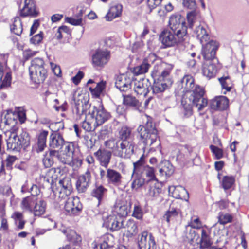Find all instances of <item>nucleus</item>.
Segmentation results:
<instances>
[{
	"mask_svg": "<svg viewBox=\"0 0 249 249\" xmlns=\"http://www.w3.org/2000/svg\"><path fill=\"white\" fill-rule=\"evenodd\" d=\"M177 84L176 90L187 94L186 103L183 105L186 115L192 114L193 107L201 111L208 106V100L204 97V89L198 85L195 86L194 79L191 75H184Z\"/></svg>",
	"mask_w": 249,
	"mask_h": 249,
	"instance_id": "nucleus-1",
	"label": "nucleus"
},
{
	"mask_svg": "<svg viewBox=\"0 0 249 249\" xmlns=\"http://www.w3.org/2000/svg\"><path fill=\"white\" fill-rule=\"evenodd\" d=\"M131 134V129L124 126L119 132L120 140L107 141L105 142L106 145L112 150L114 156L122 158H129L134 153L135 146Z\"/></svg>",
	"mask_w": 249,
	"mask_h": 249,
	"instance_id": "nucleus-2",
	"label": "nucleus"
},
{
	"mask_svg": "<svg viewBox=\"0 0 249 249\" xmlns=\"http://www.w3.org/2000/svg\"><path fill=\"white\" fill-rule=\"evenodd\" d=\"M171 69L170 66L164 62L157 63L151 72L153 81L150 90L154 94L163 92L170 87L173 81L170 77Z\"/></svg>",
	"mask_w": 249,
	"mask_h": 249,
	"instance_id": "nucleus-3",
	"label": "nucleus"
},
{
	"mask_svg": "<svg viewBox=\"0 0 249 249\" xmlns=\"http://www.w3.org/2000/svg\"><path fill=\"white\" fill-rule=\"evenodd\" d=\"M137 131L140 135V140L144 145L142 147L144 151L147 146H153L152 148H154L160 146L158 131L151 121L148 120L145 125H139Z\"/></svg>",
	"mask_w": 249,
	"mask_h": 249,
	"instance_id": "nucleus-4",
	"label": "nucleus"
},
{
	"mask_svg": "<svg viewBox=\"0 0 249 249\" xmlns=\"http://www.w3.org/2000/svg\"><path fill=\"white\" fill-rule=\"evenodd\" d=\"M30 144V138L26 133L18 136L15 132H10L7 140V150L19 152L23 147L25 148Z\"/></svg>",
	"mask_w": 249,
	"mask_h": 249,
	"instance_id": "nucleus-5",
	"label": "nucleus"
},
{
	"mask_svg": "<svg viewBox=\"0 0 249 249\" xmlns=\"http://www.w3.org/2000/svg\"><path fill=\"white\" fill-rule=\"evenodd\" d=\"M90 105L86 101L78 100L75 102L74 111L77 117V119H83L81 124L82 128L86 131L89 132L92 130L91 124L86 121L87 111L89 108Z\"/></svg>",
	"mask_w": 249,
	"mask_h": 249,
	"instance_id": "nucleus-6",
	"label": "nucleus"
},
{
	"mask_svg": "<svg viewBox=\"0 0 249 249\" xmlns=\"http://www.w3.org/2000/svg\"><path fill=\"white\" fill-rule=\"evenodd\" d=\"M168 26V30L176 32L179 36L185 37L187 34L185 19L179 14H174L170 17Z\"/></svg>",
	"mask_w": 249,
	"mask_h": 249,
	"instance_id": "nucleus-7",
	"label": "nucleus"
},
{
	"mask_svg": "<svg viewBox=\"0 0 249 249\" xmlns=\"http://www.w3.org/2000/svg\"><path fill=\"white\" fill-rule=\"evenodd\" d=\"M183 36H178L176 32L169 30H164L160 36V39L164 48L174 46L184 40Z\"/></svg>",
	"mask_w": 249,
	"mask_h": 249,
	"instance_id": "nucleus-8",
	"label": "nucleus"
},
{
	"mask_svg": "<svg viewBox=\"0 0 249 249\" xmlns=\"http://www.w3.org/2000/svg\"><path fill=\"white\" fill-rule=\"evenodd\" d=\"M89 113L95 120V122L94 124V129L97 126L102 125L110 117V113L104 108L102 106H100L98 107L94 106L92 111H89Z\"/></svg>",
	"mask_w": 249,
	"mask_h": 249,
	"instance_id": "nucleus-9",
	"label": "nucleus"
},
{
	"mask_svg": "<svg viewBox=\"0 0 249 249\" xmlns=\"http://www.w3.org/2000/svg\"><path fill=\"white\" fill-rule=\"evenodd\" d=\"M219 47V43L214 40H211L205 45L202 44L201 54L206 61H213L215 59L216 51Z\"/></svg>",
	"mask_w": 249,
	"mask_h": 249,
	"instance_id": "nucleus-10",
	"label": "nucleus"
},
{
	"mask_svg": "<svg viewBox=\"0 0 249 249\" xmlns=\"http://www.w3.org/2000/svg\"><path fill=\"white\" fill-rule=\"evenodd\" d=\"M140 249H156V245L154 236L147 231H143L138 237Z\"/></svg>",
	"mask_w": 249,
	"mask_h": 249,
	"instance_id": "nucleus-11",
	"label": "nucleus"
},
{
	"mask_svg": "<svg viewBox=\"0 0 249 249\" xmlns=\"http://www.w3.org/2000/svg\"><path fill=\"white\" fill-rule=\"evenodd\" d=\"M64 208L69 215H75L81 213L83 206L78 197H71L66 201Z\"/></svg>",
	"mask_w": 249,
	"mask_h": 249,
	"instance_id": "nucleus-12",
	"label": "nucleus"
},
{
	"mask_svg": "<svg viewBox=\"0 0 249 249\" xmlns=\"http://www.w3.org/2000/svg\"><path fill=\"white\" fill-rule=\"evenodd\" d=\"M110 52L107 50H97L92 57V62L94 67H103L110 59Z\"/></svg>",
	"mask_w": 249,
	"mask_h": 249,
	"instance_id": "nucleus-13",
	"label": "nucleus"
},
{
	"mask_svg": "<svg viewBox=\"0 0 249 249\" xmlns=\"http://www.w3.org/2000/svg\"><path fill=\"white\" fill-rule=\"evenodd\" d=\"M133 78L128 74L117 75L115 78V87L121 92H126L131 88Z\"/></svg>",
	"mask_w": 249,
	"mask_h": 249,
	"instance_id": "nucleus-14",
	"label": "nucleus"
},
{
	"mask_svg": "<svg viewBox=\"0 0 249 249\" xmlns=\"http://www.w3.org/2000/svg\"><path fill=\"white\" fill-rule=\"evenodd\" d=\"M90 172L88 169L86 172L80 175L76 181V189L79 193H85L91 183Z\"/></svg>",
	"mask_w": 249,
	"mask_h": 249,
	"instance_id": "nucleus-15",
	"label": "nucleus"
},
{
	"mask_svg": "<svg viewBox=\"0 0 249 249\" xmlns=\"http://www.w3.org/2000/svg\"><path fill=\"white\" fill-rule=\"evenodd\" d=\"M46 66L45 64L43 59L36 57L33 59L31 62V65L29 67V72H31L33 75L35 77L36 76V72L38 71L40 72L42 76L44 73H47Z\"/></svg>",
	"mask_w": 249,
	"mask_h": 249,
	"instance_id": "nucleus-16",
	"label": "nucleus"
},
{
	"mask_svg": "<svg viewBox=\"0 0 249 249\" xmlns=\"http://www.w3.org/2000/svg\"><path fill=\"white\" fill-rule=\"evenodd\" d=\"M39 12L37 10L36 4L33 0H25L24 6L20 10V15L22 17H37Z\"/></svg>",
	"mask_w": 249,
	"mask_h": 249,
	"instance_id": "nucleus-17",
	"label": "nucleus"
},
{
	"mask_svg": "<svg viewBox=\"0 0 249 249\" xmlns=\"http://www.w3.org/2000/svg\"><path fill=\"white\" fill-rule=\"evenodd\" d=\"M150 87L151 82L148 79L134 81V89L138 95L146 96L150 90Z\"/></svg>",
	"mask_w": 249,
	"mask_h": 249,
	"instance_id": "nucleus-18",
	"label": "nucleus"
},
{
	"mask_svg": "<svg viewBox=\"0 0 249 249\" xmlns=\"http://www.w3.org/2000/svg\"><path fill=\"white\" fill-rule=\"evenodd\" d=\"M134 173H136L138 176H141L143 178H146L147 182L156 178L154 168L147 165L139 166L137 169H134Z\"/></svg>",
	"mask_w": 249,
	"mask_h": 249,
	"instance_id": "nucleus-19",
	"label": "nucleus"
},
{
	"mask_svg": "<svg viewBox=\"0 0 249 249\" xmlns=\"http://www.w3.org/2000/svg\"><path fill=\"white\" fill-rule=\"evenodd\" d=\"M124 220L115 215H109L104 220V226L112 231H118L124 227Z\"/></svg>",
	"mask_w": 249,
	"mask_h": 249,
	"instance_id": "nucleus-20",
	"label": "nucleus"
},
{
	"mask_svg": "<svg viewBox=\"0 0 249 249\" xmlns=\"http://www.w3.org/2000/svg\"><path fill=\"white\" fill-rule=\"evenodd\" d=\"M62 135L58 131H53L49 137V145L51 149H60L64 143Z\"/></svg>",
	"mask_w": 249,
	"mask_h": 249,
	"instance_id": "nucleus-21",
	"label": "nucleus"
},
{
	"mask_svg": "<svg viewBox=\"0 0 249 249\" xmlns=\"http://www.w3.org/2000/svg\"><path fill=\"white\" fill-rule=\"evenodd\" d=\"M229 105L228 99L224 96L216 97L211 100L209 106L211 108L214 110H225Z\"/></svg>",
	"mask_w": 249,
	"mask_h": 249,
	"instance_id": "nucleus-22",
	"label": "nucleus"
},
{
	"mask_svg": "<svg viewBox=\"0 0 249 249\" xmlns=\"http://www.w3.org/2000/svg\"><path fill=\"white\" fill-rule=\"evenodd\" d=\"M169 192L172 191V196L176 199H180L187 201L189 199V193L184 187L178 185L171 186L169 188Z\"/></svg>",
	"mask_w": 249,
	"mask_h": 249,
	"instance_id": "nucleus-23",
	"label": "nucleus"
},
{
	"mask_svg": "<svg viewBox=\"0 0 249 249\" xmlns=\"http://www.w3.org/2000/svg\"><path fill=\"white\" fill-rule=\"evenodd\" d=\"M101 166L107 168L110 162L111 152L105 149H99L94 153Z\"/></svg>",
	"mask_w": 249,
	"mask_h": 249,
	"instance_id": "nucleus-24",
	"label": "nucleus"
},
{
	"mask_svg": "<svg viewBox=\"0 0 249 249\" xmlns=\"http://www.w3.org/2000/svg\"><path fill=\"white\" fill-rule=\"evenodd\" d=\"M106 177L108 182L114 186H119L122 183V177L121 174L114 169H108Z\"/></svg>",
	"mask_w": 249,
	"mask_h": 249,
	"instance_id": "nucleus-25",
	"label": "nucleus"
},
{
	"mask_svg": "<svg viewBox=\"0 0 249 249\" xmlns=\"http://www.w3.org/2000/svg\"><path fill=\"white\" fill-rule=\"evenodd\" d=\"M49 132L47 130H41L36 136L37 142L36 151L37 153L42 152L46 147V140Z\"/></svg>",
	"mask_w": 249,
	"mask_h": 249,
	"instance_id": "nucleus-26",
	"label": "nucleus"
},
{
	"mask_svg": "<svg viewBox=\"0 0 249 249\" xmlns=\"http://www.w3.org/2000/svg\"><path fill=\"white\" fill-rule=\"evenodd\" d=\"M114 246L113 237L111 234H107L103 235L99 240V245L95 244L94 249H105Z\"/></svg>",
	"mask_w": 249,
	"mask_h": 249,
	"instance_id": "nucleus-27",
	"label": "nucleus"
},
{
	"mask_svg": "<svg viewBox=\"0 0 249 249\" xmlns=\"http://www.w3.org/2000/svg\"><path fill=\"white\" fill-rule=\"evenodd\" d=\"M155 56L152 54L150 55L149 58L145 59L141 65L134 68L133 73L138 75L147 72L150 67L149 62L152 61V59H155Z\"/></svg>",
	"mask_w": 249,
	"mask_h": 249,
	"instance_id": "nucleus-28",
	"label": "nucleus"
},
{
	"mask_svg": "<svg viewBox=\"0 0 249 249\" xmlns=\"http://www.w3.org/2000/svg\"><path fill=\"white\" fill-rule=\"evenodd\" d=\"M216 71V66L215 64L212 62V61H206L204 63L202 69L204 76L211 79L215 76Z\"/></svg>",
	"mask_w": 249,
	"mask_h": 249,
	"instance_id": "nucleus-29",
	"label": "nucleus"
},
{
	"mask_svg": "<svg viewBox=\"0 0 249 249\" xmlns=\"http://www.w3.org/2000/svg\"><path fill=\"white\" fill-rule=\"evenodd\" d=\"M123 104L128 108L138 110L141 106V103L135 97L131 95L123 94Z\"/></svg>",
	"mask_w": 249,
	"mask_h": 249,
	"instance_id": "nucleus-30",
	"label": "nucleus"
},
{
	"mask_svg": "<svg viewBox=\"0 0 249 249\" xmlns=\"http://www.w3.org/2000/svg\"><path fill=\"white\" fill-rule=\"evenodd\" d=\"M37 200V197L34 196H28L24 198L21 202L22 209L27 211L32 212Z\"/></svg>",
	"mask_w": 249,
	"mask_h": 249,
	"instance_id": "nucleus-31",
	"label": "nucleus"
},
{
	"mask_svg": "<svg viewBox=\"0 0 249 249\" xmlns=\"http://www.w3.org/2000/svg\"><path fill=\"white\" fill-rule=\"evenodd\" d=\"M114 211L121 218L127 215L129 208L124 202H120L114 206Z\"/></svg>",
	"mask_w": 249,
	"mask_h": 249,
	"instance_id": "nucleus-32",
	"label": "nucleus"
},
{
	"mask_svg": "<svg viewBox=\"0 0 249 249\" xmlns=\"http://www.w3.org/2000/svg\"><path fill=\"white\" fill-rule=\"evenodd\" d=\"M176 204L172 203L169 208L168 210L164 214V218L166 219L168 223L174 220L178 216L179 210L175 206Z\"/></svg>",
	"mask_w": 249,
	"mask_h": 249,
	"instance_id": "nucleus-33",
	"label": "nucleus"
},
{
	"mask_svg": "<svg viewBox=\"0 0 249 249\" xmlns=\"http://www.w3.org/2000/svg\"><path fill=\"white\" fill-rule=\"evenodd\" d=\"M174 171V167L168 160L162 162V167L159 169V173L161 176L170 177Z\"/></svg>",
	"mask_w": 249,
	"mask_h": 249,
	"instance_id": "nucleus-34",
	"label": "nucleus"
},
{
	"mask_svg": "<svg viewBox=\"0 0 249 249\" xmlns=\"http://www.w3.org/2000/svg\"><path fill=\"white\" fill-rule=\"evenodd\" d=\"M197 38L201 44L207 42L209 39V35L205 28L201 26L197 27L195 31Z\"/></svg>",
	"mask_w": 249,
	"mask_h": 249,
	"instance_id": "nucleus-35",
	"label": "nucleus"
},
{
	"mask_svg": "<svg viewBox=\"0 0 249 249\" xmlns=\"http://www.w3.org/2000/svg\"><path fill=\"white\" fill-rule=\"evenodd\" d=\"M122 6L121 4H117L110 7L106 16L107 20L111 21L113 19L120 16L122 13Z\"/></svg>",
	"mask_w": 249,
	"mask_h": 249,
	"instance_id": "nucleus-36",
	"label": "nucleus"
},
{
	"mask_svg": "<svg viewBox=\"0 0 249 249\" xmlns=\"http://www.w3.org/2000/svg\"><path fill=\"white\" fill-rule=\"evenodd\" d=\"M132 176H133L134 178L131 186L133 190H138V189L142 187L147 182L146 178H143L141 176H138L136 173H134V170H133Z\"/></svg>",
	"mask_w": 249,
	"mask_h": 249,
	"instance_id": "nucleus-37",
	"label": "nucleus"
},
{
	"mask_svg": "<svg viewBox=\"0 0 249 249\" xmlns=\"http://www.w3.org/2000/svg\"><path fill=\"white\" fill-rule=\"evenodd\" d=\"M107 192V189L102 185L96 186L92 190L91 195L98 200L99 203H100Z\"/></svg>",
	"mask_w": 249,
	"mask_h": 249,
	"instance_id": "nucleus-38",
	"label": "nucleus"
},
{
	"mask_svg": "<svg viewBox=\"0 0 249 249\" xmlns=\"http://www.w3.org/2000/svg\"><path fill=\"white\" fill-rule=\"evenodd\" d=\"M11 31L17 36H20L22 32V21L20 18L17 17L14 18L13 24L11 26Z\"/></svg>",
	"mask_w": 249,
	"mask_h": 249,
	"instance_id": "nucleus-39",
	"label": "nucleus"
},
{
	"mask_svg": "<svg viewBox=\"0 0 249 249\" xmlns=\"http://www.w3.org/2000/svg\"><path fill=\"white\" fill-rule=\"evenodd\" d=\"M123 228H125L129 235L131 236L136 235L138 231L137 224L136 222L132 219L128 220L125 225L124 224V227H123Z\"/></svg>",
	"mask_w": 249,
	"mask_h": 249,
	"instance_id": "nucleus-40",
	"label": "nucleus"
},
{
	"mask_svg": "<svg viewBox=\"0 0 249 249\" xmlns=\"http://www.w3.org/2000/svg\"><path fill=\"white\" fill-rule=\"evenodd\" d=\"M106 85V81L102 80L97 84L95 88L90 87L89 90L92 95L96 98H98L105 89Z\"/></svg>",
	"mask_w": 249,
	"mask_h": 249,
	"instance_id": "nucleus-41",
	"label": "nucleus"
},
{
	"mask_svg": "<svg viewBox=\"0 0 249 249\" xmlns=\"http://www.w3.org/2000/svg\"><path fill=\"white\" fill-rule=\"evenodd\" d=\"M58 188L60 190L67 192V193H71L72 191V185L71 180L68 178H64L59 180L58 182Z\"/></svg>",
	"mask_w": 249,
	"mask_h": 249,
	"instance_id": "nucleus-42",
	"label": "nucleus"
},
{
	"mask_svg": "<svg viewBox=\"0 0 249 249\" xmlns=\"http://www.w3.org/2000/svg\"><path fill=\"white\" fill-rule=\"evenodd\" d=\"M46 203L43 200H39L37 202V200L33 208L34 214L36 216H40L43 214L46 210Z\"/></svg>",
	"mask_w": 249,
	"mask_h": 249,
	"instance_id": "nucleus-43",
	"label": "nucleus"
},
{
	"mask_svg": "<svg viewBox=\"0 0 249 249\" xmlns=\"http://www.w3.org/2000/svg\"><path fill=\"white\" fill-rule=\"evenodd\" d=\"M235 180L234 177L225 176L222 178L220 184L225 190H227L232 187L235 182Z\"/></svg>",
	"mask_w": 249,
	"mask_h": 249,
	"instance_id": "nucleus-44",
	"label": "nucleus"
},
{
	"mask_svg": "<svg viewBox=\"0 0 249 249\" xmlns=\"http://www.w3.org/2000/svg\"><path fill=\"white\" fill-rule=\"evenodd\" d=\"M218 80L222 89H225L227 91H230L232 87V83L229 76H223L218 78Z\"/></svg>",
	"mask_w": 249,
	"mask_h": 249,
	"instance_id": "nucleus-45",
	"label": "nucleus"
},
{
	"mask_svg": "<svg viewBox=\"0 0 249 249\" xmlns=\"http://www.w3.org/2000/svg\"><path fill=\"white\" fill-rule=\"evenodd\" d=\"M199 16V13L196 10L191 11L187 13V19L189 28L192 29L193 27L194 23Z\"/></svg>",
	"mask_w": 249,
	"mask_h": 249,
	"instance_id": "nucleus-46",
	"label": "nucleus"
},
{
	"mask_svg": "<svg viewBox=\"0 0 249 249\" xmlns=\"http://www.w3.org/2000/svg\"><path fill=\"white\" fill-rule=\"evenodd\" d=\"M7 59L6 55L0 54V81L6 72L9 71L7 69Z\"/></svg>",
	"mask_w": 249,
	"mask_h": 249,
	"instance_id": "nucleus-47",
	"label": "nucleus"
},
{
	"mask_svg": "<svg viewBox=\"0 0 249 249\" xmlns=\"http://www.w3.org/2000/svg\"><path fill=\"white\" fill-rule=\"evenodd\" d=\"M200 247L202 248H210L212 244L210 238L207 233L206 230L202 229L201 230V238Z\"/></svg>",
	"mask_w": 249,
	"mask_h": 249,
	"instance_id": "nucleus-48",
	"label": "nucleus"
},
{
	"mask_svg": "<svg viewBox=\"0 0 249 249\" xmlns=\"http://www.w3.org/2000/svg\"><path fill=\"white\" fill-rule=\"evenodd\" d=\"M4 75L3 79L2 78L1 80L0 81V89H6L10 87L11 84V72L10 71L8 72H6V73H5Z\"/></svg>",
	"mask_w": 249,
	"mask_h": 249,
	"instance_id": "nucleus-49",
	"label": "nucleus"
},
{
	"mask_svg": "<svg viewBox=\"0 0 249 249\" xmlns=\"http://www.w3.org/2000/svg\"><path fill=\"white\" fill-rule=\"evenodd\" d=\"M233 218V216L231 214L223 212H220L218 215V222L222 225L231 223L232 221Z\"/></svg>",
	"mask_w": 249,
	"mask_h": 249,
	"instance_id": "nucleus-50",
	"label": "nucleus"
},
{
	"mask_svg": "<svg viewBox=\"0 0 249 249\" xmlns=\"http://www.w3.org/2000/svg\"><path fill=\"white\" fill-rule=\"evenodd\" d=\"M30 78L31 80L35 83V84H40L41 83H43L47 76V73H44V76H42V74L40 73L38 71L36 72V76L37 77H35L33 75L31 72H29Z\"/></svg>",
	"mask_w": 249,
	"mask_h": 249,
	"instance_id": "nucleus-51",
	"label": "nucleus"
},
{
	"mask_svg": "<svg viewBox=\"0 0 249 249\" xmlns=\"http://www.w3.org/2000/svg\"><path fill=\"white\" fill-rule=\"evenodd\" d=\"M62 148H63V151L66 154L70 155H73L74 154L75 148L73 142L64 141Z\"/></svg>",
	"mask_w": 249,
	"mask_h": 249,
	"instance_id": "nucleus-52",
	"label": "nucleus"
},
{
	"mask_svg": "<svg viewBox=\"0 0 249 249\" xmlns=\"http://www.w3.org/2000/svg\"><path fill=\"white\" fill-rule=\"evenodd\" d=\"M0 193L2 194L6 197H9L10 201L14 197V194L12 193L11 187L8 185H5L0 187Z\"/></svg>",
	"mask_w": 249,
	"mask_h": 249,
	"instance_id": "nucleus-53",
	"label": "nucleus"
},
{
	"mask_svg": "<svg viewBox=\"0 0 249 249\" xmlns=\"http://www.w3.org/2000/svg\"><path fill=\"white\" fill-rule=\"evenodd\" d=\"M182 4L184 8L192 11L196 10L197 7L195 0H182Z\"/></svg>",
	"mask_w": 249,
	"mask_h": 249,
	"instance_id": "nucleus-54",
	"label": "nucleus"
},
{
	"mask_svg": "<svg viewBox=\"0 0 249 249\" xmlns=\"http://www.w3.org/2000/svg\"><path fill=\"white\" fill-rule=\"evenodd\" d=\"M210 148L213 154L215 155L216 159H220L223 157V151L222 149L213 145H211L210 146Z\"/></svg>",
	"mask_w": 249,
	"mask_h": 249,
	"instance_id": "nucleus-55",
	"label": "nucleus"
},
{
	"mask_svg": "<svg viewBox=\"0 0 249 249\" xmlns=\"http://www.w3.org/2000/svg\"><path fill=\"white\" fill-rule=\"evenodd\" d=\"M161 189L156 186H150L148 191V194L151 197H157L161 193Z\"/></svg>",
	"mask_w": 249,
	"mask_h": 249,
	"instance_id": "nucleus-56",
	"label": "nucleus"
},
{
	"mask_svg": "<svg viewBox=\"0 0 249 249\" xmlns=\"http://www.w3.org/2000/svg\"><path fill=\"white\" fill-rule=\"evenodd\" d=\"M58 160L64 164H71V155L66 153L60 154Z\"/></svg>",
	"mask_w": 249,
	"mask_h": 249,
	"instance_id": "nucleus-57",
	"label": "nucleus"
},
{
	"mask_svg": "<svg viewBox=\"0 0 249 249\" xmlns=\"http://www.w3.org/2000/svg\"><path fill=\"white\" fill-rule=\"evenodd\" d=\"M42 162L45 168H50L53 164L54 160L47 155V153H46Z\"/></svg>",
	"mask_w": 249,
	"mask_h": 249,
	"instance_id": "nucleus-58",
	"label": "nucleus"
},
{
	"mask_svg": "<svg viewBox=\"0 0 249 249\" xmlns=\"http://www.w3.org/2000/svg\"><path fill=\"white\" fill-rule=\"evenodd\" d=\"M43 33L40 32L30 38V43L34 45H38L42 40Z\"/></svg>",
	"mask_w": 249,
	"mask_h": 249,
	"instance_id": "nucleus-59",
	"label": "nucleus"
},
{
	"mask_svg": "<svg viewBox=\"0 0 249 249\" xmlns=\"http://www.w3.org/2000/svg\"><path fill=\"white\" fill-rule=\"evenodd\" d=\"M16 110L19 120L21 123H24L26 119L25 110L22 107H18Z\"/></svg>",
	"mask_w": 249,
	"mask_h": 249,
	"instance_id": "nucleus-60",
	"label": "nucleus"
},
{
	"mask_svg": "<svg viewBox=\"0 0 249 249\" xmlns=\"http://www.w3.org/2000/svg\"><path fill=\"white\" fill-rule=\"evenodd\" d=\"M65 21L74 26H78L82 24V18H77V19L71 17H66Z\"/></svg>",
	"mask_w": 249,
	"mask_h": 249,
	"instance_id": "nucleus-61",
	"label": "nucleus"
},
{
	"mask_svg": "<svg viewBox=\"0 0 249 249\" xmlns=\"http://www.w3.org/2000/svg\"><path fill=\"white\" fill-rule=\"evenodd\" d=\"M161 1L162 0H146L147 5L149 9V13L155 8L157 6L159 5Z\"/></svg>",
	"mask_w": 249,
	"mask_h": 249,
	"instance_id": "nucleus-62",
	"label": "nucleus"
},
{
	"mask_svg": "<svg viewBox=\"0 0 249 249\" xmlns=\"http://www.w3.org/2000/svg\"><path fill=\"white\" fill-rule=\"evenodd\" d=\"M133 216L138 219H141L142 217V212L139 206L135 205L133 213Z\"/></svg>",
	"mask_w": 249,
	"mask_h": 249,
	"instance_id": "nucleus-63",
	"label": "nucleus"
},
{
	"mask_svg": "<svg viewBox=\"0 0 249 249\" xmlns=\"http://www.w3.org/2000/svg\"><path fill=\"white\" fill-rule=\"evenodd\" d=\"M71 162L76 167L80 166L82 164V160L80 157H76L74 154L71 155Z\"/></svg>",
	"mask_w": 249,
	"mask_h": 249,
	"instance_id": "nucleus-64",
	"label": "nucleus"
}]
</instances>
